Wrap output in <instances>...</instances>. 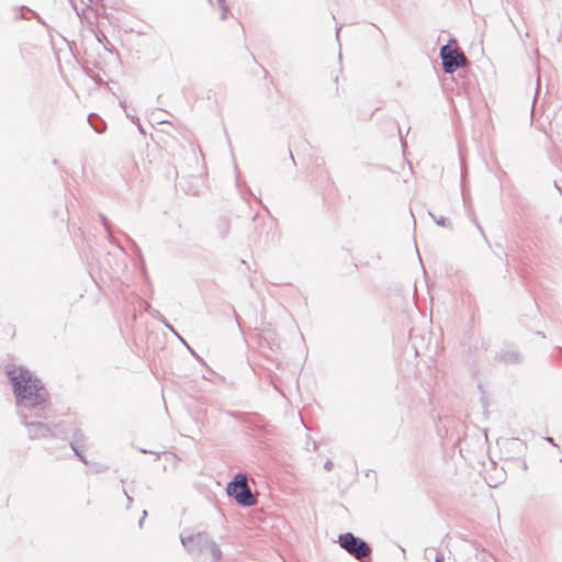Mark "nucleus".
Instances as JSON below:
<instances>
[{
  "label": "nucleus",
  "mask_w": 562,
  "mask_h": 562,
  "mask_svg": "<svg viewBox=\"0 0 562 562\" xmlns=\"http://www.w3.org/2000/svg\"><path fill=\"white\" fill-rule=\"evenodd\" d=\"M440 57L443 70L447 74L454 72L458 68L464 67L468 63L464 53L460 49L456 40L449 41L447 45L441 47Z\"/></svg>",
  "instance_id": "f03ea898"
},
{
  "label": "nucleus",
  "mask_w": 562,
  "mask_h": 562,
  "mask_svg": "<svg viewBox=\"0 0 562 562\" xmlns=\"http://www.w3.org/2000/svg\"><path fill=\"white\" fill-rule=\"evenodd\" d=\"M8 375L13 385V392L18 401H26L32 406L45 405L48 394L38 379L23 368H12Z\"/></svg>",
  "instance_id": "f257e3e1"
},
{
  "label": "nucleus",
  "mask_w": 562,
  "mask_h": 562,
  "mask_svg": "<svg viewBox=\"0 0 562 562\" xmlns=\"http://www.w3.org/2000/svg\"><path fill=\"white\" fill-rule=\"evenodd\" d=\"M227 493L243 506H252L256 504V497L252 495L247 477L244 474H237L233 482L227 486Z\"/></svg>",
  "instance_id": "7ed1b4c3"
},
{
  "label": "nucleus",
  "mask_w": 562,
  "mask_h": 562,
  "mask_svg": "<svg viewBox=\"0 0 562 562\" xmlns=\"http://www.w3.org/2000/svg\"><path fill=\"white\" fill-rule=\"evenodd\" d=\"M436 562H443V560H442V558H439V557H438V558L436 559Z\"/></svg>",
  "instance_id": "423d86ee"
},
{
  "label": "nucleus",
  "mask_w": 562,
  "mask_h": 562,
  "mask_svg": "<svg viewBox=\"0 0 562 562\" xmlns=\"http://www.w3.org/2000/svg\"><path fill=\"white\" fill-rule=\"evenodd\" d=\"M340 546L358 560L370 554V547L362 540L356 538L352 533L347 532L339 536Z\"/></svg>",
  "instance_id": "20e7f679"
},
{
  "label": "nucleus",
  "mask_w": 562,
  "mask_h": 562,
  "mask_svg": "<svg viewBox=\"0 0 562 562\" xmlns=\"http://www.w3.org/2000/svg\"><path fill=\"white\" fill-rule=\"evenodd\" d=\"M211 552H212V554H213L215 560H218L221 558V551H220V549L217 547L212 546L211 547Z\"/></svg>",
  "instance_id": "39448f33"
}]
</instances>
